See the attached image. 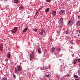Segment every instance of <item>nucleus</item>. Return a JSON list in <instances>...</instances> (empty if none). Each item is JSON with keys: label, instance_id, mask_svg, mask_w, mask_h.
Returning <instances> with one entry per match:
<instances>
[{"label": "nucleus", "instance_id": "f257e3e1", "mask_svg": "<svg viewBox=\"0 0 80 80\" xmlns=\"http://www.w3.org/2000/svg\"><path fill=\"white\" fill-rule=\"evenodd\" d=\"M22 67L20 66L16 67L15 68V73H19L20 71H22Z\"/></svg>", "mask_w": 80, "mask_h": 80}, {"label": "nucleus", "instance_id": "f03ea898", "mask_svg": "<svg viewBox=\"0 0 80 80\" xmlns=\"http://www.w3.org/2000/svg\"><path fill=\"white\" fill-rule=\"evenodd\" d=\"M35 57L34 56V51H32V54L30 55V58L31 61H32L34 59Z\"/></svg>", "mask_w": 80, "mask_h": 80}, {"label": "nucleus", "instance_id": "7ed1b4c3", "mask_svg": "<svg viewBox=\"0 0 80 80\" xmlns=\"http://www.w3.org/2000/svg\"><path fill=\"white\" fill-rule=\"evenodd\" d=\"M18 30V27H15L14 28H13L11 31V32L12 33H15L17 32V31Z\"/></svg>", "mask_w": 80, "mask_h": 80}, {"label": "nucleus", "instance_id": "20e7f679", "mask_svg": "<svg viewBox=\"0 0 80 80\" xmlns=\"http://www.w3.org/2000/svg\"><path fill=\"white\" fill-rule=\"evenodd\" d=\"M73 23V20H71L68 22V25H72Z\"/></svg>", "mask_w": 80, "mask_h": 80}, {"label": "nucleus", "instance_id": "39448f33", "mask_svg": "<svg viewBox=\"0 0 80 80\" xmlns=\"http://www.w3.org/2000/svg\"><path fill=\"white\" fill-rule=\"evenodd\" d=\"M65 11L64 10H61L60 11L59 14L60 15H64L65 13Z\"/></svg>", "mask_w": 80, "mask_h": 80}, {"label": "nucleus", "instance_id": "423d86ee", "mask_svg": "<svg viewBox=\"0 0 80 80\" xmlns=\"http://www.w3.org/2000/svg\"><path fill=\"white\" fill-rule=\"evenodd\" d=\"M6 56L8 58H10V57H11V52H9L7 53Z\"/></svg>", "mask_w": 80, "mask_h": 80}, {"label": "nucleus", "instance_id": "0eeeda50", "mask_svg": "<svg viewBox=\"0 0 80 80\" xmlns=\"http://www.w3.org/2000/svg\"><path fill=\"white\" fill-rule=\"evenodd\" d=\"M44 32H45V30L43 29L42 30L41 32H39V35H43V34Z\"/></svg>", "mask_w": 80, "mask_h": 80}, {"label": "nucleus", "instance_id": "6e6552de", "mask_svg": "<svg viewBox=\"0 0 80 80\" xmlns=\"http://www.w3.org/2000/svg\"><path fill=\"white\" fill-rule=\"evenodd\" d=\"M52 15L53 17H55L56 16V11H53L52 12Z\"/></svg>", "mask_w": 80, "mask_h": 80}, {"label": "nucleus", "instance_id": "1a4fd4ad", "mask_svg": "<svg viewBox=\"0 0 80 80\" xmlns=\"http://www.w3.org/2000/svg\"><path fill=\"white\" fill-rule=\"evenodd\" d=\"M76 26L77 27H80V21H78L76 23Z\"/></svg>", "mask_w": 80, "mask_h": 80}, {"label": "nucleus", "instance_id": "9d476101", "mask_svg": "<svg viewBox=\"0 0 80 80\" xmlns=\"http://www.w3.org/2000/svg\"><path fill=\"white\" fill-rule=\"evenodd\" d=\"M59 22L62 23V24H63V19H60L59 20Z\"/></svg>", "mask_w": 80, "mask_h": 80}, {"label": "nucleus", "instance_id": "9b49d317", "mask_svg": "<svg viewBox=\"0 0 80 80\" xmlns=\"http://www.w3.org/2000/svg\"><path fill=\"white\" fill-rule=\"evenodd\" d=\"M28 28H25L22 31V32L25 33V32H27L28 30Z\"/></svg>", "mask_w": 80, "mask_h": 80}, {"label": "nucleus", "instance_id": "f8f14e48", "mask_svg": "<svg viewBox=\"0 0 80 80\" xmlns=\"http://www.w3.org/2000/svg\"><path fill=\"white\" fill-rule=\"evenodd\" d=\"M77 62V59H75L73 61V64L74 65H75L76 63V62Z\"/></svg>", "mask_w": 80, "mask_h": 80}, {"label": "nucleus", "instance_id": "ddd939ff", "mask_svg": "<svg viewBox=\"0 0 80 80\" xmlns=\"http://www.w3.org/2000/svg\"><path fill=\"white\" fill-rule=\"evenodd\" d=\"M66 76L67 77L69 78L70 77V76H71V74L70 73H68L67 75H66Z\"/></svg>", "mask_w": 80, "mask_h": 80}, {"label": "nucleus", "instance_id": "4468645a", "mask_svg": "<svg viewBox=\"0 0 80 80\" xmlns=\"http://www.w3.org/2000/svg\"><path fill=\"white\" fill-rule=\"evenodd\" d=\"M14 2L15 3H18L19 0H14Z\"/></svg>", "mask_w": 80, "mask_h": 80}, {"label": "nucleus", "instance_id": "2eb2a0df", "mask_svg": "<svg viewBox=\"0 0 80 80\" xmlns=\"http://www.w3.org/2000/svg\"><path fill=\"white\" fill-rule=\"evenodd\" d=\"M38 53H41V52H42V51H41V50H40V48H38Z\"/></svg>", "mask_w": 80, "mask_h": 80}, {"label": "nucleus", "instance_id": "dca6fc26", "mask_svg": "<svg viewBox=\"0 0 80 80\" xmlns=\"http://www.w3.org/2000/svg\"><path fill=\"white\" fill-rule=\"evenodd\" d=\"M73 77L75 78H78V76L77 75H73Z\"/></svg>", "mask_w": 80, "mask_h": 80}, {"label": "nucleus", "instance_id": "f3484780", "mask_svg": "<svg viewBox=\"0 0 80 80\" xmlns=\"http://www.w3.org/2000/svg\"><path fill=\"white\" fill-rule=\"evenodd\" d=\"M49 9H50L49 8H47L45 10V12H49Z\"/></svg>", "mask_w": 80, "mask_h": 80}, {"label": "nucleus", "instance_id": "a211bd4d", "mask_svg": "<svg viewBox=\"0 0 80 80\" xmlns=\"http://www.w3.org/2000/svg\"><path fill=\"white\" fill-rule=\"evenodd\" d=\"M19 10H22V9H23V7L21 6L19 7Z\"/></svg>", "mask_w": 80, "mask_h": 80}, {"label": "nucleus", "instance_id": "6ab92c4d", "mask_svg": "<svg viewBox=\"0 0 80 80\" xmlns=\"http://www.w3.org/2000/svg\"><path fill=\"white\" fill-rule=\"evenodd\" d=\"M12 75H13L14 78H16V75H15V74L13 73L12 74Z\"/></svg>", "mask_w": 80, "mask_h": 80}, {"label": "nucleus", "instance_id": "aec40b11", "mask_svg": "<svg viewBox=\"0 0 80 80\" xmlns=\"http://www.w3.org/2000/svg\"><path fill=\"white\" fill-rule=\"evenodd\" d=\"M55 48H52V52H54V51H55Z\"/></svg>", "mask_w": 80, "mask_h": 80}, {"label": "nucleus", "instance_id": "412c9836", "mask_svg": "<svg viewBox=\"0 0 80 80\" xmlns=\"http://www.w3.org/2000/svg\"><path fill=\"white\" fill-rule=\"evenodd\" d=\"M78 75L80 76V69L78 70Z\"/></svg>", "mask_w": 80, "mask_h": 80}, {"label": "nucleus", "instance_id": "4be33fe9", "mask_svg": "<svg viewBox=\"0 0 80 80\" xmlns=\"http://www.w3.org/2000/svg\"><path fill=\"white\" fill-rule=\"evenodd\" d=\"M68 31H65L64 32L65 33H66V34H68Z\"/></svg>", "mask_w": 80, "mask_h": 80}, {"label": "nucleus", "instance_id": "5701e85b", "mask_svg": "<svg viewBox=\"0 0 80 80\" xmlns=\"http://www.w3.org/2000/svg\"><path fill=\"white\" fill-rule=\"evenodd\" d=\"M78 19L80 21V15L78 17Z\"/></svg>", "mask_w": 80, "mask_h": 80}, {"label": "nucleus", "instance_id": "b1692460", "mask_svg": "<svg viewBox=\"0 0 80 80\" xmlns=\"http://www.w3.org/2000/svg\"><path fill=\"white\" fill-rule=\"evenodd\" d=\"M3 45L1 44L0 46V48H3Z\"/></svg>", "mask_w": 80, "mask_h": 80}, {"label": "nucleus", "instance_id": "393cba45", "mask_svg": "<svg viewBox=\"0 0 80 80\" xmlns=\"http://www.w3.org/2000/svg\"><path fill=\"white\" fill-rule=\"evenodd\" d=\"M58 51L59 52H60V51L61 50V48H58Z\"/></svg>", "mask_w": 80, "mask_h": 80}, {"label": "nucleus", "instance_id": "a878e982", "mask_svg": "<svg viewBox=\"0 0 80 80\" xmlns=\"http://www.w3.org/2000/svg\"><path fill=\"white\" fill-rule=\"evenodd\" d=\"M46 77L47 78L49 77H50V75L49 74H48L47 75H46Z\"/></svg>", "mask_w": 80, "mask_h": 80}, {"label": "nucleus", "instance_id": "bb28decb", "mask_svg": "<svg viewBox=\"0 0 80 80\" xmlns=\"http://www.w3.org/2000/svg\"><path fill=\"white\" fill-rule=\"evenodd\" d=\"M47 2H51V0H47Z\"/></svg>", "mask_w": 80, "mask_h": 80}, {"label": "nucleus", "instance_id": "cd10ccee", "mask_svg": "<svg viewBox=\"0 0 80 80\" xmlns=\"http://www.w3.org/2000/svg\"><path fill=\"white\" fill-rule=\"evenodd\" d=\"M0 50L2 52H3V48H0Z\"/></svg>", "mask_w": 80, "mask_h": 80}, {"label": "nucleus", "instance_id": "c85d7f7f", "mask_svg": "<svg viewBox=\"0 0 80 80\" xmlns=\"http://www.w3.org/2000/svg\"><path fill=\"white\" fill-rule=\"evenodd\" d=\"M34 30L35 32H37V30L36 29H34Z\"/></svg>", "mask_w": 80, "mask_h": 80}, {"label": "nucleus", "instance_id": "c756f323", "mask_svg": "<svg viewBox=\"0 0 80 80\" xmlns=\"http://www.w3.org/2000/svg\"><path fill=\"white\" fill-rule=\"evenodd\" d=\"M44 67H43V68H40V69H41V70H44Z\"/></svg>", "mask_w": 80, "mask_h": 80}, {"label": "nucleus", "instance_id": "7c9ffc66", "mask_svg": "<svg viewBox=\"0 0 80 80\" xmlns=\"http://www.w3.org/2000/svg\"><path fill=\"white\" fill-rule=\"evenodd\" d=\"M78 62H79V63H80V59H78V60H77Z\"/></svg>", "mask_w": 80, "mask_h": 80}, {"label": "nucleus", "instance_id": "2f4dec72", "mask_svg": "<svg viewBox=\"0 0 80 80\" xmlns=\"http://www.w3.org/2000/svg\"><path fill=\"white\" fill-rule=\"evenodd\" d=\"M2 80H7V79L6 78H2Z\"/></svg>", "mask_w": 80, "mask_h": 80}, {"label": "nucleus", "instance_id": "473e14b6", "mask_svg": "<svg viewBox=\"0 0 80 80\" xmlns=\"http://www.w3.org/2000/svg\"><path fill=\"white\" fill-rule=\"evenodd\" d=\"M45 69H48V67L47 66L45 67Z\"/></svg>", "mask_w": 80, "mask_h": 80}, {"label": "nucleus", "instance_id": "72a5a7b5", "mask_svg": "<svg viewBox=\"0 0 80 80\" xmlns=\"http://www.w3.org/2000/svg\"><path fill=\"white\" fill-rule=\"evenodd\" d=\"M38 12V11H37L36 12V14H37Z\"/></svg>", "mask_w": 80, "mask_h": 80}, {"label": "nucleus", "instance_id": "f704fd0d", "mask_svg": "<svg viewBox=\"0 0 80 80\" xmlns=\"http://www.w3.org/2000/svg\"><path fill=\"white\" fill-rule=\"evenodd\" d=\"M78 65L79 67H80V63H78Z\"/></svg>", "mask_w": 80, "mask_h": 80}, {"label": "nucleus", "instance_id": "c9c22d12", "mask_svg": "<svg viewBox=\"0 0 80 80\" xmlns=\"http://www.w3.org/2000/svg\"><path fill=\"white\" fill-rule=\"evenodd\" d=\"M27 13H28V14L30 13V12H28V11H27Z\"/></svg>", "mask_w": 80, "mask_h": 80}, {"label": "nucleus", "instance_id": "e433bc0d", "mask_svg": "<svg viewBox=\"0 0 80 80\" xmlns=\"http://www.w3.org/2000/svg\"><path fill=\"white\" fill-rule=\"evenodd\" d=\"M78 37H79V36H80V35L79 34H78Z\"/></svg>", "mask_w": 80, "mask_h": 80}, {"label": "nucleus", "instance_id": "4c0bfd02", "mask_svg": "<svg viewBox=\"0 0 80 80\" xmlns=\"http://www.w3.org/2000/svg\"><path fill=\"white\" fill-rule=\"evenodd\" d=\"M79 32L80 33V30H79Z\"/></svg>", "mask_w": 80, "mask_h": 80}, {"label": "nucleus", "instance_id": "58836bf2", "mask_svg": "<svg viewBox=\"0 0 80 80\" xmlns=\"http://www.w3.org/2000/svg\"><path fill=\"white\" fill-rule=\"evenodd\" d=\"M61 55V56H62V55H63V54H62Z\"/></svg>", "mask_w": 80, "mask_h": 80}, {"label": "nucleus", "instance_id": "ea45409f", "mask_svg": "<svg viewBox=\"0 0 80 80\" xmlns=\"http://www.w3.org/2000/svg\"><path fill=\"white\" fill-rule=\"evenodd\" d=\"M18 75H19V74H18Z\"/></svg>", "mask_w": 80, "mask_h": 80}, {"label": "nucleus", "instance_id": "a19ab883", "mask_svg": "<svg viewBox=\"0 0 80 80\" xmlns=\"http://www.w3.org/2000/svg\"><path fill=\"white\" fill-rule=\"evenodd\" d=\"M28 17H30V16H28Z\"/></svg>", "mask_w": 80, "mask_h": 80}, {"label": "nucleus", "instance_id": "79ce46f5", "mask_svg": "<svg viewBox=\"0 0 80 80\" xmlns=\"http://www.w3.org/2000/svg\"><path fill=\"white\" fill-rule=\"evenodd\" d=\"M59 60H61V59H59Z\"/></svg>", "mask_w": 80, "mask_h": 80}]
</instances>
